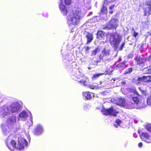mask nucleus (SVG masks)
Wrapping results in <instances>:
<instances>
[{"label":"nucleus","instance_id":"58836bf2","mask_svg":"<svg viewBox=\"0 0 151 151\" xmlns=\"http://www.w3.org/2000/svg\"><path fill=\"white\" fill-rule=\"evenodd\" d=\"M138 35V33L134 31L133 35V36L136 37Z\"/></svg>","mask_w":151,"mask_h":151},{"label":"nucleus","instance_id":"20e7f679","mask_svg":"<svg viewBox=\"0 0 151 151\" xmlns=\"http://www.w3.org/2000/svg\"><path fill=\"white\" fill-rule=\"evenodd\" d=\"M118 21L114 18L111 19L109 22L103 28L104 29L111 30L116 29L118 26Z\"/></svg>","mask_w":151,"mask_h":151},{"label":"nucleus","instance_id":"dca6fc26","mask_svg":"<svg viewBox=\"0 0 151 151\" xmlns=\"http://www.w3.org/2000/svg\"><path fill=\"white\" fill-rule=\"evenodd\" d=\"M105 32L102 30H98L96 34V38L99 40H102L105 37Z\"/></svg>","mask_w":151,"mask_h":151},{"label":"nucleus","instance_id":"b1692460","mask_svg":"<svg viewBox=\"0 0 151 151\" xmlns=\"http://www.w3.org/2000/svg\"><path fill=\"white\" fill-rule=\"evenodd\" d=\"M122 123V121L119 119H117L115 121L114 126L116 128H117Z\"/></svg>","mask_w":151,"mask_h":151},{"label":"nucleus","instance_id":"473e14b6","mask_svg":"<svg viewBox=\"0 0 151 151\" xmlns=\"http://www.w3.org/2000/svg\"><path fill=\"white\" fill-rule=\"evenodd\" d=\"M101 49V47L100 46H98L95 49V50L96 51V52L97 53L100 51Z\"/></svg>","mask_w":151,"mask_h":151},{"label":"nucleus","instance_id":"a211bd4d","mask_svg":"<svg viewBox=\"0 0 151 151\" xmlns=\"http://www.w3.org/2000/svg\"><path fill=\"white\" fill-rule=\"evenodd\" d=\"M86 37L87 39V41L86 44L87 45H88L93 40V35L89 32H87V34L86 35Z\"/></svg>","mask_w":151,"mask_h":151},{"label":"nucleus","instance_id":"6e6552de","mask_svg":"<svg viewBox=\"0 0 151 151\" xmlns=\"http://www.w3.org/2000/svg\"><path fill=\"white\" fill-rule=\"evenodd\" d=\"M145 5L147 6L143 8V15L148 16L151 15V0H146Z\"/></svg>","mask_w":151,"mask_h":151},{"label":"nucleus","instance_id":"f8f14e48","mask_svg":"<svg viewBox=\"0 0 151 151\" xmlns=\"http://www.w3.org/2000/svg\"><path fill=\"white\" fill-rule=\"evenodd\" d=\"M60 4L59 5L60 10L63 16H66L67 14L68 10L65 6L63 4V1L60 0Z\"/></svg>","mask_w":151,"mask_h":151},{"label":"nucleus","instance_id":"4c0bfd02","mask_svg":"<svg viewBox=\"0 0 151 151\" xmlns=\"http://www.w3.org/2000/svg\"><path fill=\"white\" fill-rule=\"evenodd\" d=\"M115 6V5L114 4H113L111 5L109 8V9L110 10H111L114 8Z\"/></svg>","mask_w":151,"mask_h":151},{"label":"nucleus","instance_id":"cd10ccee","mask_svg":"<svg viewBox=\"0 0 151 151\" xmlns=\"http://www.w3.org/2000/svg\"><path fill=\"white\" fill-rule=\"evenodd\" d=\"M132 100L136 104H138L139 101V99L137 97H134L132 98Z\"/></svg>","mask_w":151,"mask_h":151},{"label":"nucleus","instance_id":"e433bc0d","mask_svg":"<svg viewBox=\"0 0 151 151\" xmlns=\"http://www.w3.org/2000/svg\"><path fill=\"white\" fill-rule=\"evenodd\" d=\"M134 56V55L132 53H130L127 56L128 58H132Z\"/></svg>","mask_w":151,"mask_h":151},{"label":"nucleus","instance_id":"ea45409f","mask_svg":"<svg viewBox=\"0 0 151 151\" xmlns=\"http://www.w3.org/2000/svg\"><path fill=\"white\" fill-rule=\"evenodd\" d=\"M138 146L140 147H142V143L141 142L139 143L138 145Z\"/></svg>","mask_w":151,"mask_h":151},{"label":"nucleus","instance_id":"bb28decb","mask_svg":"<svg viewBox=\"0 0 151 151\" xmlns=\"http://www.w3.org/2000/svg\"><path fill=\"white\" fill-rule=\"evenodd\" d=\"M147 102L148 105H151V95L147 98Z\"/></svg>","mask_w":151,"mask_h":151},{"label":"nucleus","instance_id":"c85d7f7f","mask_svg":"<svg viewBox=\"0 0 151 151\" xmlns=\"http://www.w3.org/2000/svg\"><path fill=\"white\" fill-rule=\"evenodd\" d=\"M112 70H110V69L109 68H106V70L105 71V72L104 73V74L107 75L110 74L112 72Z\"/></svg>","mask_w":151,"mask_h":151},{"label":"nucleus","instance_id":"37998d69","mask_svg":"<svg viewBox=\"0 0 151 151\" xmlns=\"http://www.w3.org/2000/svg\"><path fill=\"white\" fill-rule=\"evenodd\" d=\"M122 83L123 84H126V82L125 81H123V82H122Z\"/></svg>","mask_w":151,"mask_h":151},{"label":"nucleus","instance_id":"7ed1b4c3","mask_svg":"<svg viewBox=\"0 0 151 151\" xmlns=\"http://www.w3.org/2000/svg\"><path fill=\"white\" fill-rule=\"evenodd\" d=\"M20 107V104L18 102H13L10 105L9 107H6L4 109L5 111L3 114L4 116L8 115L9 113H10V112L12 113L17 112L19 110Z\"/></svg>","mask_w":151,"mask_h":151},{"label":"nucleus","instance_id":"5701e85b","mask_svg":"<svg viewBox=\"0 0 151 151\" xmlns=\"http://www.w3.org/2000/svg\"><path fill=\"white\" fill-rule=\"evenodd\" d=\"M104 73H98L94 75L92 77V79L94 81L97 79L101 76L103 75L104 74Z\"/></svg>","mask_w":151,"mask_h":151},{"label":"nucleus","instance_id":"a18cd8bd","mask_svg":"<svg viewBox=\"0 0 151 151\" xmlns=\"http://www.w3.org/2000/svg\"><path fill=\"white\" fill-rule=\"evenodd\" d=\"M88 68V69H89V70H90V69H91L90 68V67H89Z\"/></svg>","mask_w":151,"mask_h":151},{"label":"nucleus","instance_id":"f03ea898","mask_svg":"<svg viewBox=\"0 0 151 151\" xmlns=\"http://www.w3.org/2000/svg\"><path fill=\"white\" fill-rule=\"evenodd\" d=\"M122 38V36L117 32H116L115 34H111L109 40L110 44L114 46L115 49H117Z\"/></svg>","mask_w":151,"mask_h":151},{"label":"nucleus","instance_id":"2eb2a0df","mask_svg":"<svg viewBox=\"0 0 151 151\" xmlns=\"http://www.w3.org/2000/svg\"><path fill=\"white\" fill-rule=\"evenodd\" d=\"M81 84L86 86L89 84V80L88 78L85 76H83L82 79L78 81Z\"/></svg>","mask_w":151,"mask_h":151},{"label":"nucleus","instance_id":"393cba45","mask_svg":"<svg viewBox=\"0 0 151 151\" xmlns=\"http://www.w3.org/2000/svg\"><path fill=\"white\" fill-rule=\"evenodd\" d=\"M146 129L149 132H151V124H147L145 126Z\"/></svg>","mask_w":151,"mask_h":151},{"label":"nucleus","instance_id":"9d476101","mask_svg":"<svg viewBox=\"0 0 151 151\" xmlns=\"http://www.w3.org/2000/svg\"><path fill=\"white\" fill-rule=\"evenodd\" d=\"M111 101L118 105L125 106L126 101L124 99L118 97L114 98L111 99Z\"/></svg>","mask_w":151,"mask_h":151},{"label":"nucleus","instance_id":"7c9ffc66","mask_svg":"<svg viewBox=\"0 0 151 151\" xmlns=\"http://www.w3.org/2000/svg\"><path fill=\"white\" fill-rule=\"evenodd\" d=\"M71 0H64V3L65 5H69L71 4Z\"/></svg>","mask_w":151,"mask_h":151},{"label":"nucleus","instance_id":"ddd939ff","mask_svg":"<svg viewBox=\"0 0 151 151\" xmlns=\"http://www.w3.org/2000/svg\"><path fill=\"white\" fill-rule=\"evenodd\" d=\"M27 142L26 140H24L22 141H19L17 145V149L21 150L23 149L24 146H27Z\"/></svg>","mask_w":151,"mask_h":151},{"label":"nucleus","instance_id":"f704fd0d","mask_svg":"<svg viewBox=\"0 0 151 151\" xmlns=\"http://www.w3.org/2000/svg\"><path fill=\"white\" fill-rule=\"evenodd\" d=\"M85 50L86 51V53H88V51L91 48V47H89L88 46H87V47H85Z\"/></svg>","mask_w":151,"mask_h":151},{"label":"nucleus","instance_id":"4468645a","mask_svg":"<svg viewBox=\"0 0 151 151\" xmlns=\"http://www.w3.org/2000/svg\"><path fill=\"white\" fill-rule=\"evenodd\" d=\"M43 131L42 127L38 125L35 128L34 133L35 135H39L42 133Z\"/></svg>","mask_w":151,"mask_h":151},{"label":"nucleus","instance_id":"1a4fd4ad","mask_svg":"<svg viewBox=\"0 0 151 151\" xmlns=\"http://www.w3.org/2000/svg\"><path fill=\"white\" fill-rule=\"evenodd\" d=\"M110 55V50L109 49L104 47L101 51V53L98 56V59L96 60V62L98 63L101 62L103 60L104 57L109 56Z\"/></svg>","mask_w":151,"mask_h":151},{"label":"nucleus","instance_id":"72a5a7b5","mask_svg":"<svg viewBox=\"0 0 151 151\" xmlns=\"http://www.w3.org/2000/svg\"><path fill=\"white\" fill-rule=\"evenodd\" d=\"M149 22V21L147 20L143 22V23L144 24L145 26H147L150 24Z\"/></svg>","mask_w":151,"mask_h":151},{"label":"nucleus","instance_id":"f3484780","mask_svg":"<svg viewBox=\"0 0 151 151\" xmlns=\"http://www.w3.org/2000/svg\"><path fill=\"white\" fill-rule=\"evenodd\" d=\"M126 62L127 61L124 60L122 63H118L116 66L114 68L116 70L120 68H125L127 67L128 65L126 64Z\"/></svg>","mask_w":151,"mask_h":151},{"label":"nucleus","instance_id":"39448f33","mask_svg":"<svg viewBox=\"0 0 151 151\" xmlns=\"http://www.w3.org/2000/svg\"><path fill=\"white\" fill-rule=\"evenodd\" d=\"M132 81L137 85H139L142 82H150L151 81V75L147 76L144 75L142 77H138L137 79L134 78L132 79Z\"/></svg>","mask_w":151,"mask_h":151},{"label":"nucleus","instance_id":"f257e3e1","mask_svg":"<svg viewBox=\"0 0 151 151\" xmlns=\"http://www.w3.org/2000/svg\"><path fill=\"white\" fill-rule=\"evenodd\" d=\"M81 15V9L78 7H75L69 12L66 18L67 21L71 25H77L82 19Z\"/></svg>","mask_w":151,"mask_h":151},{"label":"nucleus","instance_id":"a878e982","mask_svg":"<svg viewBox=\"0 0 151 151\" xmlns=\"http://www.w3.org/2000/svg\"><path fill=\"white\" fill-rule=\"evenodd\" d=\"M11 144L12 145V147H13L14 149H17V143L14 140H12L11 141Z\"/></svg>","mask_w":151,"mask_h":151},{"label":"nucleus","instance_id":"423d86ee","mask_svg":"<svg viewBox=\"0 0 151 151\" xmlns=\"http://www.w3.org/2000/svg\"><path fill=\"white\" fill-rule=\"evenodd\" d=\"M151 58V56H148L144 58L141 57L140 56L139 57L136 56L134 58V60L136 61L137 65L142 67H143L145 65V62L147 60H149Z\"/></svg>","mask_w":151,"mask_h":151},{"label":"nucleus","instance_id":"412c9836","mask_svg":"<svg viewBox=\"0 0 151 151\" xmlns=\"http://www.w3.org/2000/svg\"><path fill=\"white\" fill-rule=\"evenodd\" d=\"M101 13L102 14L106 15L108 13L107 8L104 5H103L101 10Z\"/></svg>","mask_w":151,"mask_h":151},{"label":"nucleus","instance_id":"2f4dec72","mask_svg":"<svg viewBox=\"0 0 151 151\" xmlns=\"http://www.w3.org/2000/svg\"><path fill=\"white\" fill-rule=\"evenodd\" d=\"M125 43L124 42H123L122 44L121 45L120 47L119 48V51H121L122 50L124 45H125Z\"/></svg>","mask_w":151,"mask_h":151},{"label":"nucleus","instance_id":"79ce46f5","mask_svg":"<svg viewBox=\"0 0 151 151\" xmlns=\"http://www.w3.org/2000/svg\"><path fill=\"white\" fill-rule=\"evenodd\" d=\"M7 146L11 150H12V148H11V146H9V145H7Z\"/></svg>","mask_w":151,"mask_h":151},{"label":"nucleus","instance_id":"6ab92c4d","mask_svg":"<svg viewBox=\"0 0 151 151\" xmlns=\"http://www.w3.org/2000/svg\"><path fill=\"white\" fill-rule=\"evenodd\" d=\"M83 95L87 100H90L92 98L91 93L89 91L83 92Z\"/></svg>","mask_w":151,"mask_h":151},{"label":"nucleus","instance_id":"0eeeda50","mask_svg":"<svg viewBox=\"0 0 151 151\" xmlns=\"http://www.w3.org/2000/svg\"><path fill=\"white\" fill-rule=\"evenodd\" d=\"M101 112L103 115H109L114 116H116L117 114L119 113L118 111H116L114 109V108L112 106L107 109L103 108L102 109Z\"/></svg>","mask_w":151,"mask_h":151},{"label":"nucleus","instance_id":"c9c22d12","mask_svg":"<svg viewBox=\"0 0 151 151\" xmlns=\"http://www.w3.org/2000/svg\"><path fill=\"white\" fill-rule=\"evenodd\" d=\"M97 52L96 51L94 50L92 51L91 52V56H94L96 55Z\"/></svg>","mask_w":151,"mask_h":151},{"label":"nucleus","instance_id":"c03bdc74","mask_svg":"<svg viewBox=\"0 0 151 151\" xmlns=\"http://www.w3.org/2000/svg\"><path fill=\"white\" fill-rule=\"evenodd\" d=\"M135 93H136V94L137 95H138V93H137V91H136V90H135Z\"/></svg>","mask_w":151,"mask_h":151},{"label":"nucleus","instance_id":"9b49d317","mask_svg":"<svg viewBox=\"0 0 151 151\" xmlns=\"http://www.w3.org/2000/svg\"><path fill=\"white\" fill-rule=\"evenodd\" d=\"M138 132L141 139L147 142H149L147 141V140L150 137V135L149 133L146 132H142L139 130Z\"/></svg>","mask_w":151,"mask_h":151},{"label":"nucleus","instance_id":"4be33fe9","mask_svg":"<svg viewBox=\"0 0 151 151\" xmlns=\"http://www.w3.org/2000/svg\"><path fill=\"white\" fill-rule=\"evenodd\" d=\"M19 117L21 118H26L28 116L27 112L25 111H23L19 114Z\"/></svg>","mask_w":151,"mask_h":151},{"label":"nucleus","instance_id":"c756f323","mask_svg":"<svg viewBox=\"0 0 151 151\" xmlns=\"http://www.w3.org/2000/svg\"><path fill=\"white\" fill-rule=\"evenodd\" d=\"M132 71V68H129L126 70L124 72V74H127L131 73Z\"/></svg>","mask_w":151,"mask_h":151},{"label":"nucleus","instance_id":"aec40b11","mask_svg":"<svg viewBox=\"0 0 151 151\" xmlns=\"http://www.w3.org/2000/svg\"><path fill=\"white\" fill-rule=\"evenodd\" d=\"M16 121V118L15 116H12L10 117L8 120V123L12 124L15 123Z\"/></svg>","mask_w":151,"mask_h":151},{"label":"nucleus","instance_id":"a19ab883","mask_svg":"<svg viewBox=\"0 0 151 151\" xmlns=\"http://www.w3.org/2000/svg\"><path fill=\"white\" fill-rule=\"evenodd\" d=\"M113 11H110L109 12V13L110 14H113Z\"/></svg>","mask_w":151,"mask_h":151}]
</instances>
